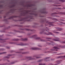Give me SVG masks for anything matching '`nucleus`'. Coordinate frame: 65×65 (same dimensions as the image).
<instances>
[{
  "label": "nucleus",
  "instance_id": "aec40b11",
  "mask_svg": "<svg viewBox=\"0 0 65 65\" xmlns=\"http://www.w3.org/2000/svg\"><path fill=\"white\" fill-rule=\"evenodd\" d=\"M53 48H54V49H58V50H59V49H60L59 48H58L56 47H53Z\"/></svg>",
  "mask_w": 65,
  "mask_h": 65
},
{
  "label": "nucleus",
  "instance_id": "13d9d810",
  "mask_svg": "<svg viewBox=\"0 0 65 65\" xmlns=\"http://www.w3.org/2000/svg\"><path fill=\"white\" fill-rule=\"evenodd\" d=\"M46 44H49V43H48V42H47L46 43Z\"/></svg>",
  "mask_w": 65,
  "mask_h": 65
},
{
  "label": "nucleus",
  "instance_id": "f704fd0d",
  "mask_svg": "<svg viewBox=\"0 0 65 65\" xmlns=\"http://www.w3.org/2000/svg\"><path fill=\"white\" fill-rule=\"evenodd\" d=\"M4 50H5V49L3 48L0 49V51H4Z\"/></svg>",
  "mask_w": 65,
  "mask_h": 65
},
{
  "label": "nucleus",
  "instance_id": "c85d7f7f",
  "mask_svg": "<svg viewBox=\"0 0 65 65\" xmlns=\"http://www.w3.org/2000/svg\"><path fill=\"white\" fill-rule=\"evenodd\" d=\"M39 65H45V64L44 63L42 64V63H39Z\"/></svg>",
  "mask_w": 65,
  "mask_h": 65
},
{
  "label": "nucleus",
  "instance_id": "6e6552de",
  "mask_svg": "<svg viewBox=\"0 0 65 65\" xmlns=\"http://www.w3.org/2000/svg\"><path fill=\"white\" fill-rule=\"evenodd\" d=\"M49 19H51L52 20H53V21H58V19L55 18H53L51 17H49Z\"/></svg>",
  "mask_w": 65,
  "mask_h": 65
},
{
  "label": "nucleus",
  "instance_id": "4d7b16f0",
  "mask_svg": "<svg viewBox=\"0 0 65 65\" xmlns=\"http://www.w3.org/2000/svg\"><path fill=\"white\" fill-rule=\"evenodd\" d=\"M31 34H27V35H28V36H29V35H30Z\"/></svg>",
  "mask_w": 65,
  "mask_h": 65
},
{
  "label": "nucleus",
  "instance_id": "b1692460",
  "mask_svg": "<svg viewBox=\"0 0 65 65\" xmlns=\"http://www.w3.org/2000/svg\"><path fill=\"white\" fill-rule=\"evenodd\" d=\"M62 56H60L57 57V59H59V58H62Z\"/></svg>",
  "mask_w": 65,
  "mask_h": 65
},
{
  "label": "nucleus",
  "instance_id": "1a4fd4ad",
  "mask_svg": "<svg viewBox=\"0 0 65 65\" xmlns=\"http://www.w3.org/2000/svg\"><path fill=\"white\" fill-rule=\"evenodd\" d=\"M55 43L53 42L49 43V45H52L53 46H54L55 45Z\"/></svg>",
  "mask_w": 65,
  "mask_h": 65
},
{
  "label": "nucleus",
  "instance_id": "dca6fc26",
  "mask_svg": "<svg viewBox=\"0 0 65 65\" xmlns=\"http://www.w3.org/2000/svg\"><path fill=\"white\" fill-rule=\"evenodd\" d=\"M13 41H19V40H20V39H13L12 40Z\"/></svg>",
  "mask_w": 65,
  "mask_h": 65
},
{
  "label": "nucleus",
  "instance_id": "e2e57ef3",
  "mask_svg": "<svg viewBox=\"0 0 65 65\" xmlns=\"http://www.w3.org/2000/svg\"><path fill=\"white\" fill-rule=\"evenodd\" d=\"M28 18H30L29 17H26V19H28Z\"/></svg>",
  "mask_w": 65,
  "mask_h": 65
},
{
  "label": "nucleus",
  "instance_id": "6ab92c4d",
  "mask_svg": "<svg viewBox=\"0 0 65 65\" xmlns=\"http://www.w3.org/2000/svg\"><path fill=\"white\" fill-rule=\"evenodd\" d=\"M29 60H34V59H34V58H32V57H29Z\"/></svg>",
  "mask_w": 65,
  "mask_h": 65
},
{
  "label": "nucleus",
  "instance_id": "0eeeda50",
  "mask_svg": "<svg viewBox=\"0 0 65 65\" xmlns=\"http://www.w3.org/2000/svg\"><path fill=\"white\" fill-rule=\"evenodd\" d=\"M55 28L56 29H57L56 30L57 31H62L63 30V29L62 28L56 27Z\"/></svg>",
  "mask_w": 65,
  "mask_h": 65
},
{
  "label": "nucleus",
  "instance_id": "2eb2a0df",
  "mask_svg": "<svg viewBox=\"0 0 65 65\" xmlns=\"http://www.w3.org/2000/svg\"><path fill=\"white\" fill-rule=\"evenodd\" d=\"M21 43V44H18V45H26V44H24L23 43Z\"/></svg>",
  "mask_w": 65,
  "mask_h": 65
},
{
  "label": "nucleus",
  "instance_id": "423d86ee",
  "mask_svg": "<svg viewBox=\"0 0 65 65\" xmlns=\"http://www.w3.org/2000/svg\"><path fill=\"white\" fill-rule=\"evenodd\" d=\"M20 30H26V31H33V30L31 29H20Z\"/></svg>",
  "mask_w": 65,
  "mask_h": 65
},
{
  "label": "nucleus",
  "instance_id": "9b49d317",
  "mask_svg": "<svg viewBox=\"0 0 65 65\" xmlns=\"http://www.w3.org/2000/svg\"><path fill=\"white\" fill-rule=\"evenodd\" d=\"M49 25H49V27H51V26H54V24H52V23H51V22H49Z\"/></svg>",
  "mask_w": 65,
  "mask_h": 65
},
{
  "label": "nucleus",
  "instance_id": "052dcab7",
  "mask_svg": "<svg viewBox=\"0 0 65 65\" xmlns=\"http://www.w3.org/2000/svg\"><path fill=\"white\" fill-rule=\"evenodd\" d=\"M47 24H49V22H46Z\"/></svg>",
  "mask_w": 65,
  "mask_h": 65
},
{
  "label": "nucleus",
  "instance_id": "c9c22d12",
  "mask_svg": "<svg viewBox=\"0 0 65 65\" xmlns=\"http://www.w3.org/2000/svg\"><path fill=\"white\" fill-rule=\"evenodd\" d=\"M45 29L43 30H42V33L43 32H45Z\"/></svg>",
  "mask_w": 65,
  "mask_h": 65
},
{
  "label": "nucleus",
  "instance_id": "774afa93",
  "mask_svg": "<svg viewBox=\"0 0 65 65\" xmlns=\"http://www.w3.org/2000/svg\"><path fill=\"white\" fill-rule=\"evenodd\" d=\"M62 57H64V58H65V55H64L63 56H62Z\"/></svg>",
  "mask_w": 65,
  "mask_h": 65
},
{
  "label": "nucleus",
  "instance_id": "bf43d9fd",
  "mask_svg": "<svg viewBox=\"0 0 65 65\" xmlns=\"http://www.w3.org/2000/svg\"><path fill=\"white\" fill-rule=\"evenodd\" d=\"M11 56V55H10V54H9V55H8V56Z\"/></svg>",
  "mask_w": 65,
  "mask_h": 65
},
{
  "label": "nucleus",
  "instance_id": "5fc2aeb1",
  "mask_svg": "<svg viewBox=\"0 0 65 65\" xmlns=\"http://www.w3.org/2000/svg\"><path fill=\"white\" fill-rule=\"evenodd\" d=\"M23 50H24V49H21L20 50V51H23Z\"/></svg>",
  "mask_w": 65,
  "mask_h": 65
},
{
  "label": "nucleus",
  "instance_id": "6e6d98bb",
  "mask_svg": "<svg viewBox=\"0 0 65 65\" xmlns=\"http://www.w3.org/2000/svg\"><path fill=\"white\" fill-rule=\"evenodd\" d=\"M14 6V5H12V6H11V7H13Z\"/></svg>",
  "mask_w": 65,
  "mask_h": 65
},
{
  "label": "nucleus",
  "instance_id": "473e14b6",
  "mask_svg": "<svg viewBox=\"0 0 65 65\" xmlns=\"http://www.w3.org/2000/svg\"><path fill=\"white\" fill-rule=\"evenodd\" d=\"M56 9H59V10H61V9H61V8H57Z\"/></svg>",
  "mask_w": 65,
  "mask_h": 65
},
{
  "label": "nucleus",
  "instance_id": "603ef678",
  "mask_svg": "<svg viewBox=\"0 0 65 65\" xmlns=\"http://www.w3.org/2000/svg\"><path fill=\"white\" fill-rule=\"evenodd\" d=\"M4 21H7V19H4Z\"/></svg>",
  "mask_w": 65,
  "mask_h": 65
},
{
  "label": "nucleus",
  "instance_id": "cd10ccee",
  "mask_svg": "<svg viewBox=\"0 0 65 65\" xmlns=\"http://www.w3.org/2000/svg\"><path fill=\"white\" fill-rule=\"evenodd\" d=\"M52 17H58V18H59V17H60L59 16L57 15H55V16L52 15Z\"/></svg>",
  "mask_w": 65,
  "mask_h": 65
},
{
  "label": "nucleus",
  "instance_id": "f03ea898",
  "mask_svg": "<svg viewBox=\"0 0 65 65\" xmlns=\"http://www.w3.org/2000/svg\"><path fill=\"white\" fill-rule=\"evenodd\" d=\"M62 13H63V12H59L58 13L54 12L51 15L53 17V15H54V14H59Z\"/></svg>",
  "mask_w": 65,
  "mask_h": 65
},
{
  "label": "nucleus",
  "instance_id": "c03bdc74",
  "mask_svg": "<svg viewBox=\"0 0 65 65\" xmlns=\"http://www.w3.org/2000/svg\"><path fill=\"white\" fill-rule=\"evenodd\" d=\"M10 43H11V44H15V43L11 42Z\"/></svg>",
  "mask_w": 65,
  "mask_h": 65
},
{
  "label": "nucleus",
  "instance_id": "a878e982",
  "mask_svg": "<svg viewBox=\"0 0 65 65\" xmlns=\"http://www.w3.org/2000/svg\"><path fill=\"white\" fill-rule=\"evenodd\" d=\"M15 62H11V63H10L9 64L10 65H11V64H13L15 63Z\"/></svg>",
  "mask_w": 65,
  "mask_h": 65
},
{
  "label": "nucleus",
  "instance_id": "f8f14e48",
  "mask_svg": "<svg viewBox=\"0 0 65 65\" xmlns=\"http://www.w3.org/2000/svg\"><path fill=\"white\" fill-rule=\"evenodd\" d=\"M49 59V57H46L44 59V60L45 61H46V62H48V60H47V59Z\"/></svg>",
  "mask_w": 65,
  "mask_h": 65
},
{
  "label": "nucleus",
  "instance_id": "393cba45",
  "mask_svg": "<svg viewBox=\"0 0 65 65\" xmlns=\"http://www.w3.org/2000/svg\"><path fill=\"white\" fill-rule=\"evenodd\" d=\"M64 53H60V54H57V55H62V54H64Z\"/></svg>",
  "mask_w": 65,
  "mask_h": 65
},
{
  "label": "nucleus",
  "instance_id": "72a5a7b5",
  "mask_svg": "<svg viewBox=\"0 0 65 65\" xmlns=\"http://www.w3.org/2000/svg\"><path fill=\"white\" fill-rule=\"evenodd\" d=\"M41 13H46V12L45 11L42 12H41Z\"/></svg>",
  "mask_w": 65,
  "mask_h": 65
},
{
  "label": "nucleus",
  "instance_id": "ddd939ff",
  "mask_svg": "<svg viewBox=\"0 0 65 65\" xmlns=\"http://www.w3.org/2000/svg\"><path fill=\"white\" fill-rule=\"evenodd\" d=\"M61 47L62 48H65V46H59L58 47Z\"/></svg>",
  "mask_w": 65,
  "mask_h": 65
},
{
  "label": "nucleus",
  "instance_id": "c756f323",
  "mask_svg": "<svg viewBox=\"0 0 65 65\" xmlns=\"http://www.w3.org/2000/svg\"><path fill=\"white\" fill-rule=\"evenodd\" d=\"M60 1H61L62 2H65V0H59Z\"/></svg>",
  "mask_w": 65,
  "mask_h": 65
},
{
  "label": "nucleus",
  "instance_id": "2f4dec72",
  "mask_svg": "<svg viewBox=\"0 0 65 65\" xmlns=\"http://www.w3.org/2000/svg\"><path fill=\"white\" fill-rule=\"evenodd\" d=\"M60 60H57L56 61V63H59L60 62Z\"/></svg>",
  "mask_w": 65,
  "mask_h": 65
},
{
  "label": "nucleus",
  "instance_id": "680f3d73",
  "mask_svg": "<svg viewBox=\"0 0 65 65\" xmlns=\"http://www.w3.org/2000/svg\"><path fill=\"white\" fill-rule=\"evenodd\" d=\"M52 39V38H49V39Z\"/></svg>",
  "mask_w": 65,
  "mask_h": 65
},
{
  "label": "nucleus",
  "instance_id": "f3484780",
  "mask_svg": "<svg viewBox=\"0 0 65 65\" xmlns=\"http://www.w3.org/2000/svg\"><path fill=\"white\" fill-rule=\"evenodd\" d=\"M54 60H55V59L51 58L49 57V61H54Z\"/></svg>",
  "mask_w": 65,
  "mask_h": 65
},
{
  "label": "nucleus",
  "instance_id": "37998d69",
  "mask_svg": "<svg viewBox=\"0 0 65 65\" xmlns=\"http://www.w3.org/2000/svg\"><path fill=\"white\" fill-rule=\"evenodd\" d=\"M33 58H36V56H35V55L33 56Z\"/></svg>",
  "mask_w": 65,
  "mask_h": 65
},
{
  "label": "nucleus",
  "instance_id": "49530a36",
  "mask_svg": "<svg viewBox=\"0 0 65 65\" xmlns=\"http://www.w3.org/2000/svg\"><path fill=\"white\" fill-rule=\"evenodd\" d=\"M6 48H7V49H9V48H9V47H7Z\"/></svg>",
  "mask_w": 65,
  "mask_h": 65
},
{
  "label": "nucleus",
  "instance_id": "a19ab883",
  "mask_svg": "<svg viewBox=\"0 0 65 65\" xmlns=\"http://www.w3.org/2000/svg\"><path fill=\"white\" fill-rule=\"evenodd\" d=\"M5 58H7V59H9V57H5Z\"/></svg>",
  "mask_w": 65,
  "mask_h": 65
},
{
  "label": "nucleus",
  "instance_id": "412c9836",
  "mask_svg": "<svg viewBox=\"0 0 65 65\" xmlns=\"http://www.w3.org/2000/svg\"><path fill=\"white\" fill-rule=\"evenodd\" d=\"M0 40H1V41H4V42H5V41H5V40L2 39H0Z\"/></svg>",
  "mask_w": 65,
  "mask_h": 65
},
{
  "label": "nucleus",
  "instance_id": "4be33fe9",
  "mask_svg": "<svg viewBox=\"0 0 65 65\" xmlns=\"http://www.w3.org/2000/svg\"><path fill=\"white\" fill-rule=\"evenodd\" d=\"M53 6H61V5H53Z\"/></svg>",
  "mask_w": 65,
  "mask_h": 65
},
{
  "label": "nucleus",
  "instance_id": "4468645a",
  "mask_svg": "<svg viewBox=\"0 0 65 65\" xmlns=\"http://www.w3.org/2000/svg\"><path fill=\"white\" fill-rule=\"evenodd\" d=\"M38 36L37 35H34L32 36H31V37L34 38V37H37Z\"/></svg>",
  "mask_w": 65,
  "mask_h": 65
},
{
  "label": "nucleus",
  "instance_id": "9d476101",
  "mask_svg": "<svg viewBox=\"0 0 65 65\" xmlns=\"http://www.w3.org/2000/svg\"><path fill=\"white\" fill-rule=\"evenodd\" d=\"M21 40L23 41H27V40H28V39L26 38H25L24 39L22 38Z\"/></svg>",
  "mask_w": 65,
  "mask_h": 65
},
{
  "label": "nucleus",
  "instance_id": "7ed1b4c3",
  "mask_svg": "<svg viewBox=\"0 0 65 65\" xmlns=\"http://www.w3.org/2000/svg\"><path fill=\"white\" fill-rule=\"evenodd\" d=\"M31 49L33 50H41V49L36 47H32L31 48Z\"/></svg>",
  "mask_w": 65,
  "mask_h": 65
},
{
  "label": "nucleus",
  "instance_id": "a211bd4d",
  "mask_svg": "<svg viewBox=\"0 0 65 65\" xmlns=\"http://www.w3.org/2000/svg\"><path fill=\"white\" fill-rule=\"evenodd\" d=\"M32 6H34V5H28L27 6V7H31Z\"/></svg>",
  "mask_w": 65,
  "mask_h": 65
},
{
  "label": "nucleus",
  "instance_id": "4c0bfd02",
  "mask_svg": "<svg viewBox=\"0 0 65 65\" xmlns=\"http://www.w3.org/2000/svg\"><path fill=\"white\" fill-rule=\"evenodd\" d=\"M49 34H51V35H54L52 34L53 33H52L51 32H49Z\"/></svg>",
  "mask_w": 65,
  "mask_h": 65
},
{
  "label": "nucleus",
  "instance_id": "5701e85b",
  "mask_svg": "<svg viewBox=\"0 0 65 65\" xmlns=\"http://www.w3.org/2000/svg\"><path fill=\"white\" fill-rule=\"evenodd\" d=\"M53 6H61V5H53Z\"/></svg>",
  "mask_w": 65,
  "mask_h": 65
},
{
  "label": "nucleus",
  "instance_id": "864d4df0",
  "mask_svg": "<svg viewBox=\"0 0 65 65\" xmlns=\"http://www.w3.org/2000/svg\"><path fill=\"white\" fill-rule=\"evenodd\" d=\"M30 14H34V15H35L34 13H30Z\"/></svg>",
  "mask_w": 65,
  "mask_h": 65
},
{
  "label": "nucleus",
  "instance_id": "0e129e2a",
  "mask_svg": "<svg viewBox=\"0 0 65 65\" xmlns=\"http://www.w3.org/2000/svg\"><path fill=\"white\" fill-rule=\"evenodd\" d=\"M63 43H65V41H64L63 42Z\"/></svg>",
  "mask_w": 65,
  "mask_h": 65
},
{
  "label": "nucleus",
  "instance_id": "a18cd8bd",
  "mask_svg": "<svg viewBox=\"0 0 65 65\" xmlns=\"http://www.w3.org/2000/svg\"><path fill=\"white\" fill-rule=\"evenodd\" d=\"M55 3V4H59L60 3Z\"/></svg>",
  "mask_w": 65,
  "mask_h": 65
},
{
  "label": "nucleus",
  "instance_id": "de8ad7c7",
  "mask_svg": "<svg viewBox=\"0 0 65 65\" xmlns=\"http://www.w3.org/2000/svg\"><path fill=\"white\" fill-rule=\"evenodd\" d=\"M51 51H54L55 50V49H51Z\"/></svg>",
  "mask_w": 65,
  "mask_h": 65
},
{
  "label": "nucleus",
  "instance_id": "79ce46f5",
  "mask_svg": "<svg viewBox=\"0 0 65 65\" xmlns=\"http://www.w3.org/2000/svg\"><path fill=\"white\" fill-rule=\"evenodd\" d=\"M42 61V59H41L40 60H39L38 61V62H41V61Z\"/></svg>",
  "mask_w": 65,
  "mask_h": 65
},
{
  "label": "nucleus",
  "instance_id": "338daca9",
  "mask_svg": "<svg viewBox=\"0 0 65 65\" xmlns=\"http://www.w3.org/2000/svg\"><path fill=\"white\" fill-rule=\"evenodd\" d=\"M63 13H61V14H65V12L64 13H63Z\"/></svg>",
  "mask_w": 65,
  "mask_h": 65
},
{
  "label": "nucleus",
  "instance_id": "7c9ffc66",
  "mask_svg": "<svg viewBox=\"0 0 65 65\" xmlns=\"http://www.w3.org/2000/svg\"><path fill=\"white\" fill-rule=\"evenodd\" d=\"M46 40L48 41H49V38H47L46 39Z\"/></svg>",
  "mask_w": 65,
  "mask_h": 65
},
{
  "label": "nucleus",
  "instance_id": "3c124183",
  "mask_svg": "<svg viewBox=\"0 0 65 65\" xmlns=\"http://www.w3.org/2000/svg\"><path fill=\"white\" fill-rule=\"evenodd\" d=\"M12 17H11L9 18V19H12Z\"/></svg>",
  "mask_w": 65,
  "mask_h": 65
},
{
  "label": "nucleus",
  "instance_id": "ea45409f",
  "mask_svg": "<svg viewBox=\"0 0 65 65\" xmlns=\"http://www.w3.org/2000/svg\"><path fill=\"white\" fill-rule=\"evenodd\" d=\"M55 33H56V34H59V32H55Z\"/></svg>",
  "mask_w": 65,
  "mask_h": 65
},
{
  "label": "nucleus",
  "instance_id": "e433bc0d",
  "mask_svg": "<svg viewBox=\"0 0 65 65\" xmlns=\"http://www.w3.org/2000/svg\"><path fill=\"white\" fill-rule=\"evenodd\" d=\"M5 53H6V52H3L2 53H0V55L1 54H5Z\"/></svg>",
  "mask_w": 65,
  "mask_h": 65
},
{
  "label": "nucleus",
  "instance_id": "39448f33",
  "mask_svg": "<svg viewBox=\"0 0 65 65\" xmlns=\"http://www.w3.org/2000/svg\"><path fill=\"white\" fill-rule=\"evenodd\" d=\"M46 31L48 32V34H47V33L46 32H44V34H45L46 35H49V28H48L47 27H46Z\"/></svg>",
  "mask_w": 65,
  "mask_h": 65
},
{
  "label": "nucleus",
  "instance_id": "8fccbe9b",
  "mask_svg": "<svg viewBox=\"0 0 65 65\" xmlns=\"http://www.w3.org/2000/svg\"><path fill=\"white\" fill-rule=\"evenodd\" d=\"M38 46H39V47H42V46H40V45H38Z\"/></svg>",
  "mask_w": 65,
  "mask_h": 65
},
{
  "label": "nucleus",
  "instance_id": "58836bf2",
  "mask_svg": "<svg viewBox=\"0 0 65 65\" xmlns=\"http://www.w3.org/2000/svg\"><path fill=\"white\" fill-rule=\"evenodd\" d=\"M41 58V57H37L36 56V59H39V58Z\"/></svg>",
  "mask_w": 65,
  "mask_h": 65
},
{
  "label": "nucleus",
  "instance_id": "f257e3e1",
  "mask_svg": "<svg viewBox=\"0 0 65 65\" xmlns=\"http://www.w3.org/2000/svg\"><path fill=\"white\" fill-rule=\"evenodd\" d=\"M30 11L23 10L22 12H23L22 13L23 15H26V14L28 13L29 12H30Z\"/></svg>",
  "mask_w": 65,
  "mask_h": 65
},
{
  "label": "nucleus",
  "instance_id": "20e7f679",
  "mask_svg": "<svg viewBox=\"0 0 65 65\" xmlns=\"http://www.w3.org/2000/svg\"><path fill=\"white\" fill-rule=\"evenodd\" d=\"M56 39L54 38L53 39V40H54V41H60V40L59 39L60 38L58 37H56Z\"/></svg>",
  "mask_w": 65,
  "mask_h": 65
},
{
  "label": "nucleus",
  "instance_id": "09e8293b",
  "mask_svg": "<svg viewBox=\"0 0 65 65\" xmlns=\"http://www.w3.org/2000/svg\"><path fill=\"white\" fill-rule=\"evenodd\" d=\"M40 41H43L44 40H43V39H41L40 40Z\"/></svg>",
  "mask_w": 65,
  "mask_h": 65
},
{
  "label": "nucleus",
  "instance_id": "69168bd1",
  "mask_svg": "<svg viewBox=\"0 0 65 65\" xmlns=\"http://www.w3.org/2000/svg\"><path fill=\"white\" fill-rule=\"evenodd\" d=\"M63 9H65V7H63Z\"/></svg>",
  "mask_w": 65,
  "mask_h": 65
},
{
  "label": "nucleus",
  "instance_id": "bb28decb",
  "mask_svg": "<svg viewBox=\"0 0 65 65\" xmlns=\"http://www.w3.org/2000/svg\"><path fill=\"white\" fill-rule=\"evenodd\" d=\"M35 39H40V38L39 37H37L35 38Z\"/></svg>",
  "mask_w": 65,
  "mask_h": 65
}]
</instances>
